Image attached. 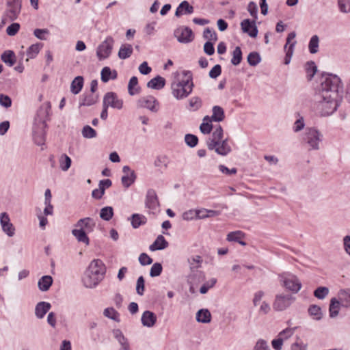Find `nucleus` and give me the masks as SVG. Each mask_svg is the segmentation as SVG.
<instances>
[{
    "label": "nucleus",
    "instance_id": "3",
    "mask_svg": "<svg viewBox=\"0 0 350 350\" xmlns=\"http://www.w3.org/2000/svg\"><path fill=\"white\" fill-rule=\"evenodd\" d=\"M106 267L100 259H94L84 272L82 282L86 288H93L103 280Z\"/></svg>",
    "mask_w": 350,
    "mask_h": 350
},
{
    "label": "nucleus",
    "instance_id": "6",
    "mask_svg": "<svg viewBox=\"0 0 350 350\" xmlns=\"http://www.w3.org/2000/svg\"><path fill=\"white\" fill-rule=\"evenodd\" d=\"M278 278L282 286L292 293H297L302 287L301 280L292 273L283 272L279 274Z\"/></svg>",
    "mask_w": 350,
    "mask_h": 350
},
{
    "label": "nucleus",
    "instance_id": "4",
    "mask_svg": "<svg viewBox=\"0 0 350 350\" xmlns=\"http://www.w3.org/2000/svg\"><path fill=\"white\" fill-rule=\"evenodd\" d=\"M183 75L186 77L178 82L172 83V94L177 100L187 98L193 88L192 73L189 70H184Z\"/></svg>",
    "mask_w": 350,
    "mask_h": 350
},
{
    "label": "nucleus",
    "instance_id": "16",
    "mask_svg": "<svg viewBox=\"0 0 350 350\" xmlns=\"http://www.w3.org/2000/svg\"><path fill=\"white\" fill-rule=\"evenodd\" d=\"M223 136V129L221 126H218L212 133L211 137L206 141L208 148L213 150V148L217 145V142H221V141L224 140Z\"/></svg>",
    "mask_w": 350,
    "mask_h": 350
},
{
    "label": "nucleus",
    "instance_id": "59",
    "mask_svg": "<svg viewBox=\"0 0 350 350\" xmlns=\"http://www.w3.org/2000/svg\"><path fill=\"white\" fill-rule=\"evenodd\" d=\"M3 231L10 237H12L15 234V228L13 224L10 222L9 224H4L1 226Z\"/></svg>",
    "mask_w": 350,
    "mask_h": 350
},
{
    "label": "nucleus",
    "instance_id": "34",
    "mask_svg": "<svg viewBox=\"0 0 350 350\" xmlns=\"http://www.w3.org/2000/svg\"><path fill=\"white\" fill-rule=\"evenodd\" d=\"M342 306H350V291L349 290H340L338 293V299Z\"/></svg>",
    "mask_w": 350,
    "mask_h": 350
},
{
    "label": "nucleus",
    "instance_id": "21",
    "mask_svg": "<svg viewBox=\"0 0 350 350\" xmlns=\"http://www.w3.org/2000/svg\"><path fill=\"white\" fill-rule=\"evenodd\" d=\"M98 95L92 92L83 94L80 99L79 106H91L97 103Z\"/></svg>",
    "mask_w": 350,
    "mask_h": 350
},
{
    "label": "nucleus",
    "instance_id": "15",
    "mask_svg": "<svg viewBox=\"0 0 350 350\" xmlns=\"http://www.w3.org/2000/svg\"><path fill=\"white\" fill-rule=\"evenodd\" d=\"M241 28L243 33H247L251 38H256L258 36V30L256 25V21L244 19L241 22Z\"/></svg>",
    "mask_w": 350,
    "mask_h": 350
},
{
    "label": "nucleus",
    "instance_id": "62",
    "mask_svg": "<svg viewBox=\"0 0 350 350\" xmlns=\"http://www.w3.org/2000/svg\"><path fill=\"white\" fill-rule=\"evenodd\" d=\"M338 5L341 12H350V0H338Z\"/></svg>",
    "mask_w": 350,
    "mask_h": 350
},
{
    "label": "nucleus",
    "instance_id": "57",
    "mask_svg": "<svg viewBox=\"0 0 350 350\" xmlns=\"http://www.w3.org/2000/svg\"><path fill=\"white\" fill-rule=\"evenodd\" d=\"M294 328H286L280 332L278 334V337L282 338V341L284 342L285 340H286L293 336L294 333Z\"/></svg>",
    "mask_w": 350,
    "mask_h": 350
},
{
    "label": "nucleus",
    "instance_id": "18",
    "mask_svg": "<svg viewBox=\"0 0 350 350\" xmlns=\"http://www.w3.org/2000/svg\"><path fill=\"white\" fill-rule=\"evenodd\" d=\"M145 204L146 207L150 210H156L159 206L158 197L154 189H150L148 190Z\"/></svg>",
    "mask_w": 350,
    "mask_h": 350
},
{
    "label": "nucleus",
    "instance_id": "51",
    "mask_svg": "<svg viewBox=\"0 0 350 350\" xmlns=\"http://www.w3.org/2000/svg\"><path fill=\"white\" fill-rule=\"evenodd\" d=\"M163 270V267L161 263L155 262L152 265L150 271V275L152 278L157 277L161 275Z\"/></svg>",
    "mask_w": 350,
    "mask_h": 350
},
{
    "label": "nucleus",
    "instance_id": "8",
    "mask_svg": "<svg viewBox=\"0 0 350 350\" xmlns=\"http://www.w3.org/2000/svg\"><path fill=\"white\" fill-rule=\"evenodd\" d=\"M114 40L111 36H107L96 49V56L99 60L108 58L112 51Z\"/></svg>",
    "mask_w": 350,
    "mask_h": 350
},
{
    "label": "nucleus",
    "instance_id": "13",
    "mask_svg": "<svg viewBox=\"0 0 350 350\" xmlns=\"http://www.w3.org/2000/svg\"><path fill=\"white\" fill-rule=\"evenodd\" d=\"M159 103L153 96H146L140 98L137 100V106L142 108H146L152 112L156 113L159 111Z\"/></svg>",
    "mask_w": 350,
    "mask_h": 350
},
{
    "label": "nucleus",
    "instance_id": "41",
    "mask_svg": "<svg viewBox=\"0 0 350 350\" xmlns=\"http://www.w3.org/2000/svg\"><path fill=\"white\" fill-rule=\"evenodd\" d=\"M308 312L315 320L319 321L322 319L321 309L317 305H311L308 308Z\"/></svg>",
    "mask_w": 350,
    "mask_h": 350
},
{
    "label": "nucleus",
    "instance_id": "7",
    "mask_svg": "<svg viewBox=\"0 0 350 350\" xmlns=\"http://www.w3.org/2000/svg\"><path fill=\"white\" fill-rule=\"evenodd\" d=\"M296 300V297L291 294H277L273 303V308L275 311H283L289 308Z\"/></svg>",
    "mask_w": 350,
    "mask_h": 350
},
{
    "label": "nucleus",
    "instance_id": "23",
    "mask_svg": "<svg viewBox=\"0 0 350 350\" xmlns=\"http://www.w3.org/2000/svg\"><path fill=\"white\" fill-rule=\"evenodd\" d=\"M169 245L168 242L165 240L163 235H159L153 243H152L149 249L150 251L154 252L156 250H162L167 248Z\"/></svg>",
    "mask_w": 350,
    "mask_h": 350
},
{
    "label": "nucleus",
    "instance_id": "58",
    "mask_svg": "<svg viewBox=\"0 0 350 350\" xmlns=\"http://www.w3.org/2000/svg\"><path fill=\"white\" fill-rule=\"evenodd\" d=\"M20 29V25L17 23H12L6 29V33L10 36H15Z\"/></svg>",
    "mask_w": 350,
    "mask_h": 350
},
{
    "label": "nucleus",
    "instance_id": "43",
    "mask_svg": "<svg viewBox=\"0 0 350 350\" xmlns=\"http://www.w3.org/2000/svg\"><path fill=\"white\" fill-rule=\"evenodd\" d=\"M319 39L317 35L313 36L309 42L308 48L309 51L312 54L317 53L319 49Z\"/></svg>",
    "mask_w": 350,
    "mask_h": 350
},
{
    "label": "nucleus",
    "instance_id": "48",
    "mask_svg": "<svg viewBox=\"0 0 350 350\" xmlns=\"http://www.w3.org/2000/svg\"><path fill=\"white\" fill-rule=\"evenodd\" d=\"M185 142L188 146L193 148L198 144V138L195 135L186 134L185 136Z\"/></svg>",
    "mask_w": 350,
    "mask_h": 350
},
{
    "label": "nucleus",
    "instance_id": "39",
    "mask_svg": "<svg viewBox=\"0 0 350 350\" xmlns=\"http://www.w3.org/2000/svg\"><path fill=\"white\" fill-rule=\"evenodd\" d=\"M307 79L310 81L317 71V67L314 62H308L305 66Z\"/></svg>",
    "mask_w": 350,
    "mask_h": 350
},
{
    "label": "nucleus",
    "instance_id": "52",
    "mask_svg": "<svg viewBox=\"0 0 350 350\" xmlns=\"http://www.w3.org/2000/svg\"><path fill=\"white\" fill-rule=\"evenodd\" d=\"M111 78V70L109 67H104L100 72L101 81L104 83L108 82Z\"/></svg>",
    "mask_w": 350,
    "mask_h": 350
},
{
    "label": "nucleus",
    "instance_id": "20",
    "mask_svg": "<svg viewBox=\"0 0 350 350\" xmlns=\"http://www.w3.org/2000/svg\"><path fill=\"white\" fill-rule=\"evenodd\" d=\"M193 12H194L193 7L192 5H191L188 1H183L177 7L176 12H175V16L176 17H180L183 15L191 14Z\"/></svg>",
    "mask_w": 350,
    "mask_h": 350
},
{
    "label": "nucleus",
    "instance_id": "45",
    "mask_svg": "<svg viewBox=\"0 0 350 350\" xmlns=\"http://www.w3.org/2000/svg\"><path fill=\"white\" fill-rule=\"evenodd\" d=\"M189 105L190 111H196L202 107V100L198 96L193 97L189 100Z\"/></svg>",
    "mask_w": 350,
    "mask_h": 350
},
{
    "label": "nucleus",
    "instance_id": "35",
    "mask_svg": "<svg viewBox=\"0 0 350 350\" xmlns=\"http://www.w3.org/2000/svg\"><path fill=\"white\" fill-rule=\"evenodd\" d=\"M340 304V302L336 298L334 297L331 299L329 308V317L331 318L338 316Z\"/></svg>",
    "mask_w": 350,
    "mask_h": 350
},
{
    "label": "nucleus",
    "instance_id": "64",
    "mask_svg": "<svg viewBox=\"0 0 350 350\" xmlns=\"http://www.w3.org/2000/svg\"><path fill=\"white\" fill-rule=\"evenodd\" d=\"M254 350H271L267 341L262 339L258 340L254 348Z\"/></svg>",
    "mask_w": 350,
    "mask_h": 350
},
{
    "label": "nucleus",
    "instance_id": "32",
    "mask_svg": "<svg viewBox=\"0 0 350 350\" xmlns=\"http://www.w3.org/2000/svg\"><path fill=\"white\" fill-rule=\"evenodd\" d=\"M147 222V218L141 214L134 213L131 216V225L133 228H137Z\"/></svg>",
    "mask_w": 350,
    "mask_h": 350
},
{
    "label": "nucleus",
    "instance_id": "19",
    "mask_svg": "<svg viewBox=\"0 0 350 350\" xmlns=\"http://www.w3.org/2000/svg\"><path fill=\"white\" fill-rule=\"evenodd\" d=\"M141 321L144 326L152 327L157 322V316L153 312L146 310L142 315Z\"/></svg>",
    "mask_w": 350,
    "mask_h": 350
},
{
    "label": "nucleus",
    "instance_id": "38",
    "mask_svg": "<svg viewBox=\"0 0 350 350\" xmlns=\"http://www.w3.org/2000/svg\"><path fill=\"white\" fill-rule=\"evenodd\" d=\"M113 214V208L111 206H105L100 211V217L105 221H109Z\"/></svg>",
    "mask_w": 350,
    "mask_h": 350
},
{
    "label": "nucleus",
    "instance_id": "56",
    "mask_svg": "<svg viewBox=\"0 0 350 350\" xmlns=\"http://www.w3.org/2000/svg\"><path fill=\"white\" fill-rule=\"evenodd\" d=\"M145 288V280L143 276L137 278L136 284V292L139 295H143Z\"/></svg>",
    "mask_w": 350,
    "mask_h": 350
},
{
    "label": "nucleus",
    "instance_id": "37",
    "mask_svg": "<svg viewBox=\"0 0 350 350\" xmlns=\"http://www.w3.org/2000/svg\"><path fill=\"white\" fill-rule=\"evenodd\" d=\"M59 163L60 169L66 172L71 166L72 160L66 154H62L59 158Z\"/></svg>",
    "mask_w": 350,
    "mask_h": 350
},
{
    "label": "nucleus",
    "instance_id": "17",
    "mask_svg": "<svg viewBox=\"0 0 350 350\" xmlns=\"http://www.w3.org/2000/svg\"><path fill=\"white\" fill-rule=\"evenodd\" d=\"M111 185L112 182L110 179L100 180L98 183V188L94 189L92 192V198L96 200L101 199L105 194V189L109 188Z\"/></svg>",
    "mask_w": 350,
    "mask_h": 350
},
{
    "label": "nucleus",
    "instance_id": "29",
    "mask_svg": "<svg viewBox=\"0 0 350 350\" xmlns=\"http://www.w3.org/2000/svg\"><path fill=\"white\" fill-rule=\"evenodd\" d=\"M83 86V78L81 76L76 77L71 83L70 91L74 94H79Z\"/></svg>",
    "mask_w": 350,
    "mask_h": 350
},
{
    "label": "nucleus",
    "instance_id": "46",
    "mask_svg": "<svg viewBox=\"0 0 350 350\" xmlns=\"http://www.w3.org/2000/svg\"><path fill=\"white\" fill-rule=\"evenodd\" d=\"M96 131L89 125H85L82 129V135L87 139H92L96 137Z\"/></svg>",
    "mask_w": 350,
    "mask_h": 350
},
{
    "label": "nucleus",
    "instance_id": "44",
    "mask_svg": "<svg viewBox=\"0 0 350 350\" xmlns=\"http://www.w3.org/2000/svg\"><path fill=\"white\" fill-rule=\"evenodd\" d=\"M261 61V57L258 53L251 52L247 56V62L252 66H256Z\"/></svg>",
    "mask_w": 350,
    "mask_h": 350
},
{
    "label": "nucleus",
    "instance_id": "63",
    "mask_svg": "<svg viewBox=\"0 0 350 350\" xmlns=\"http://www.w3.org/2000/svg\"><path fill=\"white\" fill-rule=\"evenodd\" d=\"M183 219L186 221L197 219V210H189L183 213Z\"/></svg>",
    "mask_w": 350,
    "mask_h": 350
},
{
    "label": "nucleus",
    "instance_id": "33",
    "mask_svg": "<svg viewBox=\"0 0 350 350\" xmlns=\"http://www.w3.org/2000/svg\"><path fill=\"white\" fill-rule=\"evenodd\" d=\"M1 59L9 66H12L16 62V56L12 51L8 50L1 55Z\"/></svg>",
    "mask_w": 350,
    "mask_h": 350
},
{
    "label": "nucleus",
    "instance_id": "61",
    "mask_svg": "<svg viewBox=\"0 0 350 350\" xmlns=\"http://www.w3.org/2000/svg\"><path fill=\"white\" fill-rule=\"evenodd\" d=\"M0 105L5 108H9L12 105V99L8 95L0 94Z\"/></svg>",
    "mask_w": 350,
    "mask_h": 350
},
{
    "label": "nucleus",
    "instance_id": "24",
    "mask_svg": "<svg viewBox=\"0 0 350 350\" xmlns=\"http://www.w3.org/2000/svg\"><path fill=\"white\" fill-rule=\"evenodd\" d=\"M114 338L118 340L121 346V350H131L130 344L120 329L113 331Z\"/></svg>",
    "mask_w": 350,
    "mask_h": 350
},
{
    "label": "nucleus",
    "instance_id": "25",
    "mask_svg": "<svg viewBox=\"0 0 350 350\" xmlns=\"http://www.w3.org/2000/svg\"><path fill=\"white\" fill-rule=\"evenodd\" d=\"M213 150L219 155L226 156L231 152V147L226 139L221 141V142H217V145L213 148Z\"/></svg>",
    "mask_w": 350,
    "mask_h": 350
},
{
    "label": "nucleus",
    "instance_id": "22",
    "mask_svg": "<svg viewBox=\"0 0 350 350\" xmlns=\"http://www.w3.org/2000/svg\"><path fill=\"white\" fill-rule=\"evenodd\" d=\"M51 305L49 302L40 301L35 308V314L38 319H42L51 309Z\"/></svg>",
    "mask_w": 350,
    "mask_h": 350
},
{
    "label": "nucleus",
    "instance_id": "40",
    "mask_svg": "<svg viewBox=\"0 0 350 350\" xmlns=\"http://www.w3.org/2000/svg\"><path fill=\"white\" fill-rule=\"evenodd\" d=\"M242 51L239 46H236L232 51V58L231 59V64L234 66L239 65L242 61Z\"/></svg>",
    "mask_w": 350,
    "mask_h": 350
},
{
    "label": "nucleus",
    "instance_id": "2",
    "mask_svg": "<svg viewBox=\"0 0 350 350\" xmlns=\"http://www.w3.org/2000/svg\"><path fill=\"white\" fill-rule=\"evenodd\" d=\"M51 103L49 102L42 104L38 110L34 118L33 127V135L35 143L41 146L44 142L45 129L46 127V121L51 111Z\"/></svg>",
    "mask_w": 350,
    "mask_h": 350
},
{
    "label": "nucleus",
    "instance_id": "1",
    "mask_svg": "<svg viewBox=\"0 0 350 350\" xmlns=\"http://www.w3.org/2000/svg\"><path fill=\"white\" fill-rule=\"evenodd\" d=\"M342 86L340 78L335 75L324 74L321 85L315 96V108L321 116H327L335 112L342 97Z\"/></svg>",
    "mask_w": 350,
    "mask_h": 350
},
{
    "label": "nucleus",
    "instance_id": "47",
    "mask_svg": "<svg viewBox=\"0 0 350 350\" xmlns=\"http://www.w3.org/2000/svg\"><path fill=\"white\" fill-rule=\"evenodd\" d=\"M203 37L204 38L208 40V41H214L216 42L217 40V36L215 31L210 29L209 27H207L204 29L203 32Z\"/></svg>",
    "mask_w": 350,
    "mask_h": 350
},
{
    "label": "nucleus",
    "instance_id": "54",
    "mask_svg": "<svg viewBox=\"0 0 350 350\" xmlns=\"http://www.w3.org/2000/svg\"><path fill=\"white\" fill-rule=\"evenodd\" d=\"M295 44H296V41H293V43H291L290 44V46H288V47L286 48V49H285L286 56L284 58V64L286 65L288 64L291 62V57L293 54L294 46H295Z\"/></svg>",
    "mask_w": 350,
    "mask_h": 350
},
{
    "label": "nucleus",
    "instance_id": "53",
    "mask_svg": "<svg viewBox=\"0 0 350 350\" xmlns=\"http://www.w3.org/2000/svg\"><path fill=\"white\" fill-rule=\"evenodd\" d=\"M248 12L253 17L254 20H256L258 18V6L256 3L254 1H250L247 5V8Z\"/></svg>",
    "mask_w": 350,
    "mask_h": 350
},
{
    "label": "nucleus",
    "instance_id": "11",
    "mask_svg": "<svg viewBox=\"0 0 350 350\" xmlns=\"http://www.w3.org/2000/svg\"><path fill=\"white\" fill-rule=\"evenodd\" d=\"M174 36L180 43H189L193 40L192 29L188 27L180 26L175 29Z\"/></svg>",
    "mask_w": 350,
    "mask_h": 350
},
{
    "label": "nucleus",
    "instance_id": "5",
    "mask_svg": "<svg viewBox=\"0 0 350 350\" xmlns=\"http://www.w3.org/2000/svg\"><path fill=\"white\" fill-rule=\"evenodd\" d=\"M79 229H73L72 230V235L79 242L85 243L87 245L90 244V240L87 236V233L93 232L96 226V221L92 217H84L80 219L75 224Z\"/></svg>",
    "mask_w": 350,
    "mask_h": 350
},
{
    "label": "nucleus",
    "instance_id": "49",
    "mask_svg": "<svg viewBox=\"0 0 350 350\" xmlns=\"http://www.w3.org/2000/svg\"><path fill=\"white\" fill-rule=\"evenodd\" d=\"M40 50V44H34L31 45L27 50V55L29 58H34Z\"/></svg>",
    "mask_w": 350,
    "mask_h": 350
},
{
    "label": "nucleus",
    "instance_id": "50",
    "mask_svg": "<svg viewBox=\"0 0 350 350\" xmlns=\"http://www.w3.org/2000/svg\"><path fill=\"white\" fill-rule=\"evenodd\" d=\"M328 293H329V289H328V288L325 287V286L318 287L314 291V295L319 299H324L328 295Z\"/></svg>",
    "mask_w": 350,
    "mask_h": 350
},
{
    "label": "nucleus",
    "instance_id": "9",
    "mask_svg": "<svg viewBox=\"0 0 350 350\" xmlns=\"http://www.w3.org/2000/svg\"><path fill=\"white\" fill-rule=\"evenodd\" d=\"M322 139L323 135L318 130L314 128H309L306 130L304 140L311 150H319Z\"/></svg>",
    "mask_w": 350,
    "mask_h": 350
},
{
    "label": "nucleus",
    "instance_id": "26",
    "mask_svg": "<svg viewBox=\"0 0 350 350\" xmlns=\"http://www.w3.org/2000/svg\"><path fill=\"white\" fill-rule=\"evenodd\" d=\"M165 85V79L157 75L147 83V87L154 90H161Z\"/></svg>",
    "mask_w": 350,
    "mask_h": 350
},
{
    "label": "nucleus",
    "instance_id": "10",
    "mask_svg": "<svg viewBox=\"0 0 350 350\" xmlns=\"http://www.w3.org/2000/svg\"><path fill=\"white\" fill-rule=\"evenodd\" d=\"M21 10V0H6V10L5 17L9 21H15Z\"/></svg>",
    "mask_w": 350,
    "mask_h": 350
},
{
    "label": "nucleus",
    "instance_id": "31",
    "mask_svg": "<svg viewBox=\"0 0 350 350\" xmlns=\"http://www.w3.org/2000/svg\"><path fill=\"white\" fill-rule=\"evenodd\" d=\"M133 53V47L130 44H123L118 51V57L121 59L129 58Z\"/></svg>",
    "mask_w": 350,
    "mask_h": 350
},
{
    "label": "nucleus",
    "instance_id": "27",
    "mask_svg": "<svg viewBox=\"0 0 350 350\" xmlns=\"http://www.w3.org/2000/svg\"><path fill=\"white\" fill-rule=\"evenodd\" d=\"M196 321L202 323H208L211 321V314L208 309H200L196 313Z\"/></svg>",
    "mask_w": 350,
    "mask_h": 350
},
{
    "label": "nucleus",
    "instance_id": "36",
    "mask_svg": "<svg viewBox=\"0 0 350 350\" xmlns=\"http://www.w3.org/2000/svg\"><path fill=\"white\" fill-rule=\"evenodd\" d=\"M213 114L211 120L214 122H221L224 118V111L222 107L219 106H214L212 109Z\"/></svg>",
    "mask_w": 350,
    "mask_h": 350
},
{
    "label": "nucleus",
    "instance_id": "12",
    "mask_svg": "<svg viewBox=\"0 0 350 350\" xmlns=\"http://www.w3.org/2000/svg\"><path fill=\"white\" fill-rule=\"evenodd\" d=\"M103 105L107 107H112L117 109H121L123 107V100L118 98L116 93L113 92H107L103 101Z\"/></svg>",
    "mask_w": 350,
    "mask_h": 350
},
{
    "label": "nucleus",
    "instance_id": "60",
    "mask_svg": "<svg viewBox=\"0 0 350 350\" xmlns=\"http://www.w3.org/2000/svg\"><path fill=\"white\" fill-rule=\"evenodd\" d=\"M103 314L112 320H116L118 316V312L113 308H107L104 310Z\"/></svg>",
    "mask_w": 350,
    "mask_h": 350
},
{
    "label": "nucleus",
    "instance_id": "55",
    "mask_svg": "<svg viewBox=\"0 0 350 350\" xmlns=\"http://www.w3.org/2000/svg\"><path fill=\"white\" fill-rule=\"evenodd\" d=\"M49 34V31L47 29H36L33 31V35L41 40H46V35Z\"/></svg>",
    "mask_w": 350,
    "mask_h": 350
},
{
    "label": "nucleus",
    "instance_id": "42",
    "mask_svg": "<svg viewBox=\"0 0 350 350\" xmlns=\"http://www.w3.org/2000/svg\"><path fill=\"white\" fill-rule=\"evenodd\" d=\"M245 237V233L241 230L230 232L227 235V240L228 241L239 242L241 239Z\"/></svg>",
    "mask_w": 350,
    "mask_h": 350
},
{
    "label": "nucleus",
    "instance_id": "28",
    "mask_svg": "<svg viewBox=\"0 0 350 350\" xmlns=\"http://www.w3.org/2000/svg\"><path fill=\"white\" fill-rule=\"evenodd\" d=\"M53 284V278L50 275L42 276L38 282V286L41 291H46Z\"/></svg>",
    "mask_w": 350,
    "mask_h": 350
},
{
    "label": "nucleus",
    "instance_id": "14",
    "mask_svg": "<svg viewBox=\"0 0 350 350\" xmlns=\"http://www.w3.org/2000/svg\"><path fill=\"white\" fill-rule=\"evenodd\" d=\"M122 172L124 175L121 178V183L123 187L127 189L135 183L137 175L135 171L128 165L123 166Z\"/></svg>",
    "mask_w": 350,
    "mask_h": 350
},
{
    "label": "nucleus",
    "instance_id": "30",
    "mask_svg": "<svg viewBox=\"0 0 350 350\" xmlns=\"http://www.w3.org/2000/svg\"><path fill=\"white\" fill-rule=\"evenodd\" d=\"M128 91L131 96L138 94L140 92V87L138 86V79L137 77H132L128 84Z\"/></svg>",
    "mask_w": 350,
    "mask_h": 350
}]
</instances>
